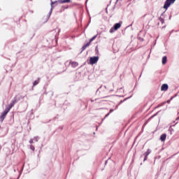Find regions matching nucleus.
I'll list each match as a JSON object with an SVG mask.
<instances>
[{"instance_id":"obj_12","label":"nucleus","mask_w":179,"mask_h":179,"mask_svg":"<svg viewBox=\"0 0 179 179\" xmlns=\"http://www.w3.org/2000/svg\"><path fill=\"white\" fill-rule=\"evenodd\" d=\"M166 101H164V102H162V103H159L157 106V108H159V107H163V106L164 105V104H166Z\"/></svg>"},{"instance_id":"obj_11","label":"nucleus","mask_w":179,"mask_h":179,"mask_svg":"<svg viewBox=\"0 0 179 179\" xmlns=\"http://www.w3.org/2000/svg\"><path fill=\"white\" fill-rule=\"evenodd\" d=\"M38 83H40V79H38L36 80H35L33 83L34 86H37V85H38Z\"/></svg>"},{"instance_id":"obj_24","label":"nucleus","mask_w":179,"mask_h":179,"mask_svg":"<svg viewBox=\"0 0 179 179\" xmlns=\"http://www.w3.org/2000/svg\"><path fill=\"white\" fill-rule=\"evenodd\" d=\"M147 159H148V157H146V155H145V159H144V161H145V160H147Z\"/></svg>"},{"instance_id":"obj_14","label":"nucleus","mask_w":179,"mask_h":179,"mask_svg":"<svg viewBox=\"0 0 179 179\" xmlns=\"http://www.w3.org/2000/svg\"><path fill=\"white\" fill-rule=\"evenodd\" d=\"M113 111H114V110L110 109V112L107 115H106V117H108L110 115V114H111V113H113Z\"/></svg>"},{"instance_id":"obj_10","label":"nucleus","mask_w":179,"mask_h":179,"mask_svg":"<svg viewBox=\"0 0 179 179\" xmlns=\"http://www.w3.org/2000/svg\"><path fill=\"white\" fill-rule=\"evenodd\" d=\"M71 64V66L73 68H76V66H78V65H79V64L76 62H72Z\"/></svg>"},{"instance_id":"obj_9","label":"nucleus","mask_w":179,"mask_h":179,"mask_svg":"<svg viewBox=\"0 0 179 179\" xmlns=\"http://www.w3.org/2000/svg\"><path fill=\"white\" fill-rule=\"evenodd\" d=\"M13 106H15V103L11 102L10 104L6 108V110L10 111V109L12 108V107H13Z\"/></svg>"},{"instance_id":"obj_7","label":"nucleus","mask_w":179,"mask_h":179,"mask_svg":"<svg viewBox=\"0 0 179 179\" xmlns=\"http://www.w3.org/2000/svg\"><path fill=\"white\" fill-rule=\"evenodd\" d=\"M166 138H167V134H162L160 136V141H162V142H164Z\"/></svg>"},{"instance_id":"obj_8","label":"nucleus","mask_w":179,"mask_h":179,"mask_svg":"<svg viewBox=\"0 0 179 179\" xmlns=\"http://www.w3.org/2000/svg\"><path fill=\"white\" fill-rule=\"evenodd\" d=\"M166 62H167V57L164 56L162 57V65H166Z\"/></svg>"},{"instance_id":"obj_17","label":"nucleus","mask_w":179,"mask_h":179,"mask_svg":"<svg viewBox=\"0 0 179 179\" xmlns=\"http://www.w3.org/2000/svg\"><path fill=\"white\" fill-rule=\"evenodd\" d=\"M159 22H161V23L163 24V23H164V19L159 18Z\"/></svg>"},{"instance_id":"obj_22","label":"nucleus","mask_w":179,"mask_h":179,"mask_svg":"<svg viewBox=\"0 0 179 179\" xmlns=\"http://www.w3.org/2000/svg\"><path fill=\"white\" fill-rule=\"evenodd\" d=\"M85 50H86V48H85V46L84 45V46H83V48H82V50H83V51H85Z\"/></svg>"},{"instance_id":"obj_21","label":"nucleus","mask_w":179,"mask_h":179,"mask_svg":"<svg viewBox=\"0 0 179 179\" xmlns=\"http://www.w3.org/2000/svg\"><path fill=\"white\" fill-rule=\"evenodd\" d=\"M157 114H159V112H157L156 114H155L154 115L151 116L150 118H153V117H156V115H157Z\"/></svg>"},{"instance_id":"obj_1","label":"nucleus","mask_w":179,"mask_h":179,"mask_svg":"<svg viewBox=\"0 0 179 179\" xmlns=\"http://www.w3.org/2000/svg\"><path fill=\"white\" fill-rule=\"evenodd\" d=\"M174 2H176V0H166L164 5V9L167 10V9H169V8H170V6L173 5V3H174Z\"/></svg>"},{"instance_id":"obj_25","label":"nucleus","mask_w":179,"mask_h":179,"mask_svg":"<svg viewBox=\"0 0 179 179\" xmlns=\"http://www.w3.org/2000/svg\"><path fill=\"white\" fill-rule=\"evenodd\" d=\"M118 1H121V0H117V2H118Z\"/></svg>"},{"instance_id":"obj_15","label":"nucleus","mask_w":179,"mask_h":179,"mask_svg":"<svg viewBox=\"0 0 179 179\" xmlns=\"http://www.w3.org/2000/svg\"><path fill=\"white\" fill-rule=\"evenodd\" d=\"M96 37H97V36H94V37H92L91 39H90V43H92V41H93V40H94L96 38Z\"/></svg>"},{"instance_id":"obj_16","label":"nucleus","mask_w":179,"mask_h":179,"mask_svg":"<svg viewBox=\"0 0 179 179\" xmlns=\"http://www.w3.org/2000/svg\"><path fill=\"white\" fill-rule=\"evenodd\" d=\"M90 44H92L90 41L89 43H86L84 46L87 48V47H89V45H90Z\"/></svg>"},{"instance_id":"obj_4","label":"nucleus","mask_w":179,"mask_h":179,"mask_svg":"<svg viewBox=\"0 0 179 179\" xmlns=\"http://www.w3.org/2000/svg\"><path fill=\"white\" fill-rule=\"evenodd\" d=\"M8 113H9V110L8 109H6L3 113H1V116H0V120L1 121V122H3V120H5V117H6V115L8 114Z\"/></svg>"},{"instance_id":"obj_3","label":"nucleus","mask_w":179,"mask_h":179,"mask_svg":"<svg viewBox=\"0 0 179 179\" xmlns=\"http://www.w3.org/2000/svg\"><path fill=\"white\" fill-rule=\"evenodd\" d=\"M99 61V57H92L90 58V63L91 65H94V64H97Z\"/></svg>"},{"instance_id":"obj_20","label":"nucleus","mask_w":179,"mask_h":179,"mask_svg":"<svg viewBox=\"0 0 179 179\" xmlns=\"http://www.w3.org/2000/svg\"><path fill=\"white\" fill-rule=\"evenodd\" d=\"M30 149H31V150L34 151V145H30Z\"/></svg>"},{"instance_id":"obj_6","label":"nucleus","mask_w":179,"mask_h":179,"mask_svg":"<svg viewBox=\"0 0 179 179\" xmlns=\"http://www.w3.org/2000/svg\"><path fill=\"white\" fill-rule=\"evenodd\" d=\"M162 92H167L169 90V85L167 84H163L161 87Z\"/></svg>"},{"instance_id":"obj_2","label":"nucleus","mask_w":179,"mask_h":179,"mask_svg":"<svg viewBox=\"0 0 179 179\" xmlns=\"http://www.w3.org/2000/svg\"><path fill=\"white\" fill-rule=\"evenodd\" d=\"M121 27V24L120 23H116L113 27L110 28L109 30V33H114V31H117L118 29Z\"/></svg>"},{"instance_id":"obj_19","label":"nucleus","mask_w":179,"mask_h":179,"mask_svg":"<svg viewBox=\"0 0 179 179\" xmlns=\"http://www.w3.org/2000/svg\"><path fill=\"white\" fill-rule=\"evenodd\" d=\"M173 99H174L173 96H172L170 100H168V101H166V103H168V104H169L170 101H171V100H173Z\"/></svg>"},{"instance_id":"obj_13","label":"nucleus","mask_w":179,"mask_h":179,"mask_svg":"<svg viewBox=\"0 0 179 179\" xmlns=\"http://www.w3.org/2000/svg\"><path fill=\"white\" fill-rule=\"evenodd\" d=\"M145 155L146 157L149 156V155H150V150H148L145 152Z\"/></svg>"},{"instance_id":"obj_5","label":"nucleus","mask_w":179,"mask_h":179,"mask_svg":"<svg viewBox=\"0 0 179 179\" xmlns=\"http://www.w3.org/2000/svg\"><path fill=\"white\" fill-rule=\"evenodd\" d=\"M57 1L59 2V3H69V2H71V0H58ZM57 1L52 2V5H54V3H57Z\"/></svg>"},{"instance_id":"obj_18","label":"nucleus","mask_w":179,"mask_h":179,"mask_svg":"<svg viewBox=\"0 0 179 179\" xmlns=\"http://www.w3.org/2000/svg\"><path fill=\"white\" fill-rule=\"evenodd\" d=\"M12 103L13 104H16V103H17V100L16 99V98H15V99L12 101Z\"/></svg>"},{"instance_id":"obj_23","label":"nucleus","mask_w":179,"mask_h":179,"mask_svg":"<svg viewBox=\"0 0 179 179\" xmlns=\"http://www.w3.org/2000/svg\"><path fill=\"white\" fill-rule=\"evenodd\" d=\"M29 143H34V141H33V139H31V140L29 141Z\"/></svg>"}]
</instances>
